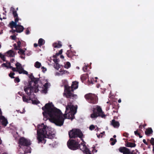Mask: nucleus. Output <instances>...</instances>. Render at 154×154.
<instances>
[{
  "label": "nucleus",
  "mask_w": 154,
  "mask_h": 154,
  "mask_svg": "<svg viewBox=\"0 0 154 154\" xmlns=\"http://www.w3.org/2000/svg\"><path fill=\"white\" fill-rule=\"evenodd\" d=\"M95 128V126L93 125H91L89 127V129L91 131L94 130Z\"/></svg>",
  "instance_id": "obj_39"
},
{
  "label": "nucleus",
  "mask_w": 154,
  "mask_h": 154,
  "mask_svg": "<svg viewBox=\"0 0 154 154\" xmlns=\"http://www.w3.org/2000/svg\"><path fill=\"white\" fill-rule=\"evenodd\" d=\"M110 140L112 141L110 143V144L112 145H114L117 141L116 140V139H114L113 138H111L110 139Z\"/></svg>",
  "instance_id": "obj_33"
},
{
  "label": "nucleus",
  "mask_w": 154,
  "mask_h": 154,
  "mask_svg": "<svg viewBox=\"0 0 154 154\" xmlns=\"http://www.w3.org/2000/svg\"><path fill=\"white\" fill-rule=\"evenodd\" d=\"M83 146L82 149L81 148V144L79 143V142L73 139L69 140L67 142V145L68 148L72 150H76L79 148L80 150L83 151L84 149H86L85 152L86 154H91V151L88 149H87L85 145L82 144Z\"/></svg>",
  "instance_id": "obj_3"
},
{
  "label": "nucleus",
  "mask_w": 154,
  "mask_h": 154,
  "mask_svg": "<svg viewBox=\"0 0 154 154\" xmlns=\"http://www.w3.org/2000/svg\"><path fill=\"white\" fill-rule=\"evenodd\" d=\"M62 72H63V73H62L63 74H66V73H69V72L66 70H63L62 71Z\"/></svg>",
  "instance_id": "obj_51"
},
{
  "label": "nucleus",
  "mask_w": 154,
  "mask_h": 154,
  "mask_svg": "<svg viewBox=\"0 0 154 154\" xmlns=\"http://www.w3.org/2000/svg\"><path fill=\"white\" fill-rule=\"evenodd\" d=\"M7 54V56L11 57H14L15 56V53L14 51L11 50H10L6 53Z\"/></svg>",
  "instance_id": "obj_21"
},
{
  "label": "nucleus",
  "mask_w": 154,
  "mask_h": 154,
  "mask_svg": "<svg viewBox=\"0 0 154 154\" xmlns=\"http://www.w3.org/2000/svg\"><path fill=\"white\" fill-rule=\"evenodd\" d=\"M26 34L28 35L30 33V31L29 29L28 28H27L26 30V31L25 32Z\"/></svg>",
  "instance_id": "obj_47"
},
{
  "label": "nucleus",
  "mask_w": 154,
  "mask_h": 154,
  "mask_svg": "<svg viewBox=\"0 0 154 154\" xmlns=\"http://www.w3.org/2000/svg\"><path fill=\"white\" fill-rule=\"evenodd\" d=\"M150 143L152 145L154 146V138L153 137L151 138Z\"/></svg>",
  "instance_id": "obj_40"
},
{
  "label": "nucleus",
  "mask_w": 154,
  "mask_h": 154,
  "mask_svg": "<svg viewBox=\"0 0 154 154\" xmlns=\"http://www.w3.org/2000/svg\"><path fill=\"white\" fill-rule=\"evenodd\" d=\"M8 64L9 65V68L11 69L13 71L17 72H19V71H18V70L17 69L16 67H13L11 65V63L10 62H8Z\"/></svg>",
  "instance_id": "obj_29"
},
{
  "label": "nucleus",
  "mask_w": 154,
  "mask_h": 154,
  "mask_svg": "<svg viewBox=\"0 0 154 154\" xmlns=\"http://www.w3.org/2000/svg\"><path fill=\"white\" fill-rule=\"evenodd\" d=\"M66 54L68 57L70 58H72L73 56V53L70 50L67 51Z\"/></svg>",
  "instance_id": "obj_26"
},
{
  "label": "nucleus",
  "mask_w": 154,
  "mask_h": 154,
  "mask_svg": "<svg viewBox=\"0 0 154 154\" xmlns=\"http://www.w3.org/2000/svg\"><path fill=\"white\" fill-rule=\"evenodd\" d=\"M29 77L31 79V80H32L33 78L34 77L32 73H31V74L29 75Z\"/></svg>",
  "instance_id": "obj_44"
},
{
  "label": "nucleus",
  "mask_w": 154,
  "mask_h": 154,
  "mask_svg": "<svg viewBox=\"0 0 154 154\" xmlns=\"http://www.w3.org/2000/svg\"><path fill=\"white\" fill-rule=\"evenodd\" d=\"M18 50L19 51H18V53L20 55H25V50H24L21 48H19Z\"/></svg>",
  "instance_id": "obj_28"
},
{
  "label": "nucleus",
  "mask_w": 154,
  "mask_h": 154,
  "mask_svg": "<svg viewBox=\"0 0 154 154\" xmlns=\"http://www.w3.org/2000/svg\"><path fill=\"white\" fill-rule=\"evenodd\" d=\"M28 97V101L30 100H32V98L31 97L29 96Z\"/></svg>",
  "instance_id": "obj_59"
},
{
  "label": "nucleus",
  "mask_w": 154,
  "mask_h": 154,
  "mask_svg": "<svg viewBox=\"0 0 154 154\" xmlns=\"http://www.w3.org/2000/svg\"><path fill=\"white\" fill-rule=\"evenodd\" d=\"M11 39L13 40H15L16 38V36L14 35L11 36Z\"/></svg>",
  "instance_id": "obj_49"
},
{
  "label": "nucleus",
  "mask_w": 154,
  "mask_h": 154,
  "mask_svg": "<svg viewBox=\"0 0 154 154\" xmlns=\"http://www.w3.org/2000/svg\"><path fill=\"white\" fill-rule=\"evenodd\" d=\"M153 132V130L151 128H146L145 131V134L148 136L150 134H152Z\"/></svg>",
  "instance_id": "obj_18"
},
{
  "label": "nucleus",
  "mask_w": 154,
  "mask_h": 154,
  "mask_svg": "<svg viewBox=\"0 0 154 154\" xmlns=\"http://www.w3.org/2000/svg\"><path fill=\"white\" fill-rule=\"evenodd\" d=\"M39 80V78H33L32 80H31V81L29 82V83H30V84L32 85V84L33 83V86L36 88H38V81Z\"/></svg>",
  "instance_id": "obj_13"
},
{
  "label": "nucleus",
  "mask_w": 154,
  "mask_h": 154,
  "mask_svg": "<svg viewBox=\"0 0 154 154\" xmlns=\"http://www.w3.org/2000/svg\"><path fill=\"white\" fill-rule=\"evenodd\" d=\"M53 61L55 63H58V62H59V59H53Z\"/></svg>",
  "instance_id": "obj_43"
},
{
  "label": "nucleus",
  "mask_w": 154,
  "mask_h": 154,
  "mask_svg": "<svg viewBox=\"0 0 154 154\" xmlns=\"http://www.w3.org/2000/svg\"><path fill=\"white\" fill-rule=\"evenodd\" d=\"M42 109L44 111L42 113L44 116H48L52 122L57 126L63 125L64 120L63 114L60 110L54 107L52 103H46Z\"/></svg>",
  "instance_id": "obj_1"
},
{
  "label": "nucleus",
  "mask_w": 154,
  "mask_h": 154,
  "mask_svg": "<svg viewBox=\"0 0 154 154\" xmlns=\"http://www.w3.org/2000/svg\"><path fill=\"white\" fill-rule=\"evenodd\" d=\"M88 77V75L87 74H84L81 75V79L82 82L85 80Z\"/></svg>",
  "instance_id": "obj_22"
},
{
  "label": "nucleus",
  "mask_w": 154,
  "mask_h": 154,
  "mask_svg": "<svg viewBox=\"0 0 154 154\" xmlns=\"http://www.w3.org/2000/svg\"><path fill=\"white\" fill-rule=\"evenodd\" d=\"M41 69H42V71L44 72H45L47 70L46 68L44 67V66H42Z\"/></svg>",
  "instance_id": "obj_45"
},
{
  "label": "nucleus",
  "mask_w": 154,
  "mask_h": 154,
  "mask_svg": "<svg viewBox=\"0 0 154 154\" xmlns=\"http://www.w3.org/2000/svg\"><path fill=\"white\" fill-rule=\"evenodd\" d=\"M11 63H13V62L14 61V58H13L11 60Z\"/></svg>",
  "instance_id": "obj_62"
},
{
  "label": "nucleus",
  "mask_w": 154,
  "mask_h": 154,
  "mask_svg": "<svg viewBox=\"0 0 154 154\" xmlns=\"http://www.w3.org/2000/svg\"><path fill=\"white\" fill-rule=\"evenodd\" d=\"M64 91L65 93L64 94L65 95L67 98H71L74 97V95L71 92L72 91L70 87L67 85H64Z\"/></svg>",
  "instance_id": "obj_10"
},
{
  "label": "nucleus",
  "mask_w": 154,
  "mask_h": 154,
  "mask_svg": "<svg viewBox=\"0 0 154 154\" xmlns=\"http://www.w3.org/2000/svg\"><path fill=\"white\" fill-rule=\"evenodd\" d=\"M14 82H20V79L17 77H16L14 79Z\"/></svg>",
  "instance_id": "obj_41"
},
{
  "label": "nucleus",
  "mask_w": 154,
  "mask_h": 154,
  "mask_svg": "<svg viewBox=\"0 0 154 154\" xmlns=\"http://www.w3.org/2000/svg\"><path fill=\"white\" fill-rule=\"evenodd\" d=\"M15 73L14 72H11L9 74V76L11 78H14L15 77L13 76V75H15Z\"/></svg>",
  "instance_id": "obj_37"
},
{
  "label": "nucleus",
  "mask_w": 154,
  "mask_h": 154,
  "mask_svg": "<svg viewBox=\"0 0 154 154\" xmlns=\"http://www.w3.org/2000/svg\"><path fill=\"white\" fill-rule=\"evenodd\" d=\"M19 20V19L18 18H16L15 19L14 22L13 21H12L11 23H10L9 24L10 26L11 27V28L14 27L16 28L17 26L18 25L17 24V23L18 22Z\"/></svg>",
  "instance_id": "obj_16"
},
{
  "label": "nucleus",
  "mask_w": 154,
  "mask_h": 154,
  "mask_svg": "<svg viewBox=\"0 0 154 154\" xmlns=\"http://www.w3.org/2000/svg\"><path fill=\"white\" fill-rule=\"evenodd\" d=\"M18 93L21 96H23V95H24V94H23V93L21 92H18Z\"/></svg>",
  "instance_id": "obj_57"
},
{
  "label": "nucleus",
  "mask_w": 154,
  "mask_h": 154,
  "mask_svg": "<svg viewBox=\"0 0 154 154\" xmlns=\"http://www.w3.org/2000/svg\"><path fill=\"white\" fill-rule=\"evenodd\" d=\"M47 88H45V89H44V90H43V92L44 93L46 94L47 93Z\"/></svg>",
  "instance_id": "obj_53"
},
{
  "label": "nucleus",
  "mask_w": 154,
  "mask_h": 154,
  "mask_svg": "<svg viewBox=\"0 0 154 154\" xmlns=\"http://www.w3.org/2000/svg\"><path fill=\"white\" fill-rule=\"evenodd\" d=\"M119 150L121 153L123 154H131L130 150L125 147H120L119 149Z\"/></svg>",
  "instance_id": "obj_12"
},
{
  "label": "nucleus",
  "mask_w": 154,
  "mask_h": 154,
  "mask_svg": "<svg viewBox=\"0 0 154 154\" xmlns=\"http://www.w3.org/2000/svg\"><path fill=\"white\" fill-rule=\"evenodd\" d=\"M143 143L146 145H148V144L147 142H146V140L145 139H143Z\"/></svg>",
  "instance_id": "obj_56"
},
{
  "label": "nucleus",
  "mask_w": 154,
  "mask_h": 154,
  "mask_svg": "<svg viewBox=\"0 0 154 154\" xmlns=\"http://www.w3.org/2000/svg\"><path fill=\"white\" fill-rule=\"evenodd\" d=\"M78 84L79 82L76 81L73 82H72L71 86L70 87L71 88V90L72 91V92L74 91V90L78 88Z\"/></svg>",
  "instance_id": "obj_17"
},
{
  "label": "nucleus",
  "mask_w": 154,
  "mask_h": 154,
  "mask_svg": "<svg viewBox=\"0 0 154 154\" xmlns=\"http://www.w3.org/2000/svg\"><path fill=\"white\" fill-rule=\"evenodd\" d=\"M13 46L14 47V49L15 50H18V48H17V45L16 44H14L13 45Z\"/></svg>",
  "instance_id": "obj_46"
},
{
  "label": "nucleus",
  "mask_w": 154,
  "mask_h": 154,
  "mask_svg": "<svg viewBox=\"0 0 154 154\" xmlns=\"http://www.w3.org/2000/svg\"><path fill=\"white\" fill-rule=\"evenodd\" d=\"M18 143L19 145L25 146L26 147V149L24 151L25 153L31 152L30 148L29 147L31 144L30 140L26 139L23 137H21L19 140Z\"/></svg>",
  "instance_id": "obj_4"
},
{
  "label": "nucleus",
  "mask_w": 154,
  "mask_h": 154,
  "mask_svg": "<svg viewBox=\"0 0 154 154\" xmlns=\"http://www.w3.org/2000/svg\"><path fill=\"white\" fill-rule=\"evenodd\" d=\"M111 125L114 128H118L120 126V124L119 122L116 121L115 119H113L111 122Z\"/></svg>",
  "instance_id": "obj_15"
},
{
  "label": "nucleus",
  "mask_w": 154,
  "mask_h": 154,
  "mask_svg": "<svg viewBox=\"0 0 154 154\" xmlns=\"http://www.w3.org/2000/svg\"><path fill=\"white\" fill-rule=\"evenodd\" d=\"M53 46L54 48H60L62 47V45L60 42H58V43L55 42L53 43Z\"/></svg>",
  "instance_id": "obj_23"
},
{
  "label": "nucleus",
  "mask_w": 154,
  "mask_h": 154,
  "mask_svg": "<svg viewBox=\"0 0 154 154\" xmlns=\"http://www.w3.org/2000/svg\"><path fill=\"white\" fill-rule=\"evenodd\" d=\"M32 103L33 104H37L38 103L37 102V101H36V100H32Z\"/></svg>",
  "instance_id": "obj_54"
},
{
  "label": "nucleus",
  "mask_w": 154,
  "mask_h": 154,
  "mask_svg": "<svg viewBox=\"0 0 154 154\" xmlns=\"http://www.w3.org/2000/svg\"><path fill=\"white\" fill-rule=\"evenodd\" d=\"M41 66V64L38 61H36L35 63V67L37 68H40Z\"/></svg>",
  "instance_id": "obj_31"
},
{
  "label": "nucleus",
  "mask_w": 154,
  "mask_h": 154,
  "mask_svg": "<svg viewBox=\"0 0 154 154\" xmlns=\"http://www.w3.org/2000/svg\"><path fill=\"white\" fill-rule=\"evenodd\" d=\"M10 11H12L13 16L15 19L16 18H18L17 11H15V8L13 7H11L10 8Z\"/></svg>",
  "instance_id": "obj_19"
},
{
  "label": "nucleus",
  "mask_w": 154,
  "mask_h": 154,
  "mask_svg": "<svg viewBox=\"0 0 154 154\" xmlns=\"http://www.w3.org/2000/svg\"><path fill=\"white\" fill-rule=\"evenodd\" d=\"M63 52V49H61L59 51L58 53H56L55 55H54L53 57L54 58H56L57 56H59V55L61 54Z\"/></svg>",
  "instance_id": "obj_30"
},
{
  "label": "nucleus",
  "mask_w": 154,
  "mask_h": 154,
  "mask_svg": "<svg viewBox=\"0 0 154 154\" xmlns=\"http://www.w3.org/2000/svg\"><path fill=\"white\" fill-rule=\"evenodd\" d=\"M1 58L4 61H6L5 57L4 55H2V57H1Z\"/></svg>",
  "instance_id": "obj_52"
},
{
  "label": "nucleus",
  "mask_w": 154,
  "mask_h": 154,
  "mask_svg": "<svg viewBox=\"0 0 154 154\" xmlns=\"http://www.w3.org/2000/svg\"><path fill=\"white\" fill-rule=\"evenodd\" d=\"M106 115L103 112L101 108L99 106L96 107V111L93 110V112L91 115V118H96L98 117H101L102 118H104Z\"/></svg>",
  "instance_id": "obj_7"
},
{
  "label": "nucleus",
  "mask_w": 154,
  "mask_h": 154,
  "mask_svg": "<svg viewBox=\"0 0 154 154\" xmlns=\"http://www.w3.org/2000/svg\"><path fill=\"white\" fill-rule=\"evenodd\" d=\"M38 46V44L37 43H34V47L36 48Z\"/></svg>",
  "instance_id": "obj_60"
},
{
  "label": "nucleus",
  "mask_w": 154,
  "mask_h": 154,
  "mask_svg": "<svg viewBox=\"0 0 154 154\" xmlns=\"http://www.w3.org/2000/svg\"><path fill=\"white\" fill-rule=\"evenodd\" d=\"M24 90L26 94L29 96L31 95L32 93H37L39 90L38 88L32 86L30 83H29L27 87L25 86L24 87Z\"/></svg>",
  "instance_id": "obj_9"
},
{
  "label": "nucleus",
  "mask_w": 154,
  "mask_h": 154,
  "mask_svg": "<svg viewBox=\"0 0 154 154\" xmlns=\"http://www.w3.org/2000/svg\"><path fill=\"white\" fill-rule=\"evenodd\" d=\"M77 108L73 105H68L66 106L65 113L64 115V117H66L67 114L69 116L71 115L72 117L74 116V115L77 112Z\"/></svg>",
  "instance_id": "obj_6"
},
{
  "label": "nucleus",
  "mask_w": 154,
  "mask_h": 154,
  "mask_svg": "<svg viewBox=\"0 0 154 154\" xmlns=\"http://www.w3.org/2000/svg\"><path fill=\"white\" fill-rule=\"evenodd\" d=\"M48 82L46 83L44 85L45 88H48Z\"/></svg>",
  "instance_id": "obj_50"
},
{
  "label": "nucleus",
  "mask_w": 154,
  "mask_h": 154,
  "mask_svg": "<svg viewBox=\"0 0 154 154\" xmlns=\"http://www.w3.org/2000/svg\"><path fill=\"white\" fill-rule=\"evenodd\" d=\"M17 69L19 71L18 72L20 74H23L28 75V72L24 70L21 64L19 62H17L15 64Z\"/></svg>",
  "instance_id": "obj_11"
},
{
  "label": "nucleus",
  "mask_w": 154,
  "mask_h": 154,
  "mask_svg": "<svg viewBox=\"0 0 154 154\" xmlns=\"http://www.w3.org/2000/svg\"><path fill=\"white\" fill-rule=\"evenodd\" d=\"M20 57L22 59H25V55H21L20 56Z\"/></svg>",
  "instance_id": "obj_58"
},
{
  "label": "nucleus",
  "mask_w": 154,
  "mask_h": 154,
  "mask_svg": "<svg viewBox=\"0 0 154 154\" xmlns=\"http://www.w3.org/2000/svg\"><path fill=\"white\" fill-rule=\"evenodd\" d=\"M0 121L2 122V125L4 127L6 126L8 123V121L7 119L5 118L4 116L2 115H1Z\"/></svg>",
  "instance_id": "obj_14"
},
{
  "label": "nucleus",
  "mask_w": 154,
  "mask_h": 154,
  "mask_svg": "<svg viewBox=\"0 0 154 154\" xmlns=\"http://www.w3.org/2000/svg\"><path fill=\"white\" fill-rule=\"evenodd\" d=\"M71 66L70 63L69 62H67L65 65L64 67L66 69H68Z\"/></svg>",
  "instance_id": "obj_34"
},
{
  "label": "nucleus",
  "mask_w": 154,
  "mask_h": 154,
  "mask_svg": "<svg viewBox=\"0 0 154 154\" xmlns=\"http://www.w3.org/2000/svg\"><path fill=\"white\" fill-rule=\"evenodd\" d=\"M125 146L127 147H134L136 146V144L133 143L128 142Z\"/></svg>",
  "instance_id": "obj_24"
},
{
  "label": "nucleus",
  "mask_w": 154,
  "mask_h": 154,
  "mask_svg": "<svg viewBox=\"0 0 154 154\" xmlns=\"http://www.w3.org/2000/svg\"><path fill=\"white\" fill-rule=\"evenodd\" d=\"M69 137L70 138H75L79 137L81 140H83V134L79 129H72L69 132Z\"/></svg>",
  "instance_id": "obj_5"
},
{
  "label": "nucleus",
  "mask_w": 154,
  "mask_h": 154,
  "mask_svg": "<svg viewBox=\"0 0 154 154\" xmlns=\"http://www.w3.org/2000/svg\"><path fill=\"white\" fill-rule=\"evenodd\" d=\"M17 46L19 48H20L21 46V42L20 41H19L17 42Z\"/></svg>",
  "instance_id": "obj_48"
},
{
  "label": "nucleus",
  "mask_w": 154,
  "mask_h": 154,
  "mask_svg": "<svg viewBox=\"0 0 154 154\" xmlns=\"http://www.w3.org/2000/svg\"><path fill=\"white\" fill-rule=\"evenodd\" d=\"M37 127V139L38 143L45 144L46 141L45 138L52 139L55 137V134L52 133L44 124L38 125Z\"/></svg>",
  "instance_id": "obj_2"
},
{
  "label": "nucleus",
  "mask_w": 154,
  "mask_h": 154,
  "mask_svg": "<svg viewBox=\"0 0 154 154\" xmlns=\"http://www.w3.org/2000/svg\"><path fill=\"white\" fill-rule=\"evenodd\" d=\"M8 63H3L1 65L2 67H5L8 69L9 68V65L8 64Z\"/></svg>",
  "instance_id": "obj_35"
},
{
  "label": "nucleus",
  "mask_w": 154,
  "mask_h": 154,
  "mask_svg": "<svg viewBox=\"0 0 154 154\" xmlns=\"http://www.w3.org/2000/svg\"><path fill=\"white\" fill-rule=\"evenodd\" d=\"M85 98L87 101L90 103L95 104L98 102V97L95 94L89 93L85 95Z\"/></svg>",
  "instance_id": "obj_8"
},
{
  "label": "nucleus",
  "mask_w": 154,
  "mask_h": 154,
  "mask_svg": "<svg viewBox=\"0 0 154 154\" xmlns=\"http://www.w3.org/2000/svg\"><path fill=\"white\" fill-rule=\"evenodd\" d=\"M54 68L57 70L59 69L60 67V65L58 63H55V65H54Z\"/></svg>",
  "instance_id": "obj_36"
},
{
  "label": "nucleus",
  "mask_w": 154,
  "mask_h": 154,
  "mask_svg": "<svg viewBox=\"0 0 154 154\" xmlns=\"http://www.w3.org/2000/svg\"><path fill=\"white\" fill-rule=\"evenodd\" d=\"M118 102L119 103H120L121 102V99H120L118 100Z\"/></svg>",
  "instance_id": "obj_64"
},
{
  "label": "nucleus",
  "mask_w": 154,
  "mask_h": 154,
  "mask_svg": "<svg viewBox=\"0 0 154 154\" xmlns=\"http://www.w3.org/2000/svg\"><path fill=\"white\" fill-rule=\"evenodd\" d=\"M88 82L90 84H93L94 83V79L93 78L91 79H88Z\"/></svg>",
  "instance_id": "obj_38"
},
{
  "label": "nucleus",
  "mask_w": 154,
  "mask_h": 154,
  "mask_svg": "<svg viewBox=\"0 0 154 154\" xmlns=\"http://www.w3.org/2000/svg\"><path fill=\"white\" fill-rule=\"evenodd\" d=\"M28 96H26L25 95H23V97H22L23 100V101L24 102L28 103Z\"/></svg>",
  "instance_id": "obj_32"
},
{
  "label": "nucleus",
  "mask_w": 154,
  "mask_h": 154,
  "mask_svg": "<svg viewBox=\"0 0 154 154\" xmlns=\"http://www.w3.org/2000/svg\"><path fill=\"white\" fill-rule=\"evenodd\" d=\"M45 40L42 38L39 39L38 41V45L41 47L45 44Z\"/></svg>",
  "instance_id": "obj_25"
},
{
  "label": "nucleus",
  "mask_w": 154,
  "mask_h": 154,
  "mask_svg": "<svg viewBox=\"0 0 154 154\" xmlns=\"http://www.w3.org/2000/svg\"><path fill=\"white\" fill-rule=\"evenodd\" d=\"M140 129H137L136 131H134L135 135L136 136H139L140 138H141L142 137V136L140 135V133L138 132L139 131H141Z\"/></svg>",
  "instance_id": "obj_27"
},
{
  "label": "nucleus",
  "mask_w": 154,
  "mask_h": 154,
  "mask_svg": "<svg viewBox=\"0 0 154 154\" xmlns=\"http://www.w3.org/2000/svg\"><path fill=\"white\" fill-rule=\"evenodd\" d=\"M60 57L61 58H62V59H64V57L63 55H60Z\"/></svg>",
  "instance_id": "obj_63"
},
{
  "label": "nucleus",
  "mask_w": 154,
  "mask_h": 154,
  "mask_svg": "<svg viewBox=\"0 0 154 154\" xmlns=\"http://www.w3.org/2000/svg\"><path fill=\"white\" fill-rule=\"evenodd\" d=\"M87 69H88V67L86 66H84L82 68L83 70L85 72L87 71Z\"/></svg>",
  "instance_id": "obj_42"
},
{
  "label": "nucleus",
  "mask_w": 154,
  "mask_h": 154,
  "mask_svg": "<svg viewBox=\"0 0 154 154\" xmlns=\"http://www.w3.org/2000/svg\"><path fill=\"white\" fill-rule=\"evenodd\" d=\"M128 134L126 133H124L123 134V136H125L126 137H128Z\"/></svg>",
  "instance_id": "obj_55"
},
{
  "label": "nucleus",
  "mask_w": 154,
  "mask_h": 154,
  "mask_svg": "<svg viewBox=\"0 0 154 154\" xmlns=\"http://www.w3.org/2000/svg\"><path fill=\"white\" fill-rule=\"evenodd\" d=\"M13 33H15V32H17V30L16 29L15 30H13Z\"/></svg>",
  "instance_id": "obj_61"
},
{
  "label": "nucleus",
  "mask_w": 154,
  "mask_h": 154,
  "mask_svg": "<svg viewBox=\"0 0 154 154\" xmlns=\"http://www.w3.org/2000/svg\"><path fill=\"white\" fill-rule=\"evenodd\" d=\"M15 29H17V32L20 33L23 31L24 28L23 26L18 24Z\"/></svg>",
  "instance_id": "obj_20"
}]
</instances>
